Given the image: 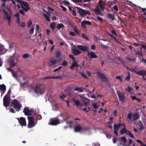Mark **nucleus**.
<instances>
[{"label": "nucleus", "instance_id": "1", "mask_svg": "<svg viewBox=\"0 0 146 146\" xmlns=\"http://www.w3.org/2000/svg\"><path fill=\"white\" fill-rule=\"evenodd\" d=\"M11 105L17 111H19L22 107L18 100L15 99L14 100L11 102Z\"/></svg>", "mask_w": 146, "mask_h": 146}, {"label": "nucleus", "instance_id": "2", "mask_svg": "<svg viewBox=\"0 0 146 146\" xmlns=\"http://www.w3.org/2000/svg\"><path fill=\"white\" fill-rule=\"evenodd\" d=\"M75 8L78 9L77 12L79 13L81 17H84L86 15H91L90 12L89 11H85L78 7H75Z\"/></svg>", "mask_w": 146, "mask_h": 146}, {"label": "nucleus", "instance_id": "3", "mask_svg": "<svg viewBox=\"0 0 146 146\" xmlns=\"http://www.w3.org/2000/svg\"><path fill=\"white\" fill-rule=\"evenodd\" d=\"M20 5L22 8L25 12H27L30 10L29 3L27 2L22 1L21 2Z\"/></svg>", "mask_w": 146, "mask_h": 146}, {"label": "nucleus", "instance_id": "4", "mask_svg": "<svg viewBox=\"0 0 146 146\" xmlns=\"http://www.w3.org/2000/svg\"><path fill=\"white\" fill-rule=\"evenodd\" d=\"M3 105L4 107L7 108L9 106L10 103V97L5 95L3 99Z\"/></svg>", "mask_w": 146, "mask_h": 146}, {"label": "nucleus", "instance_id": "5", "mask_svg": "<svg viewBox=\"0 0 146 146\" xmlns=\"http://www.w3.org/2000/svg\"><path fill=\"white\" fill-rule=\"evenodd\" d=\"M28 119L29 120L28 127L29 128H31L32 127L35 126L36 124H35L34 122V118L33 116L28 117Z\"/></svg>", "mask_w": 146, "mask_h": 146}, {"label": "nucleus", "instance_id": "6", "mask_svg": "<svg viewBox=\"0 0 146 146\" xmlns=\"http://www.w3.org/2000/svg\"><path fill=\"white\" fill-rule=\"evenodd\" d=\"M98 3L102 11H104L105 9H106V3L102 0H99Z\"/></svg>", "mask_w": 146, "mask_h": 146}, {"label": "nucleus", "instance_id": "7", "mask_svg": "<svg viewBox=\"0 0 146 146\" xmlns=\"http://www.w3.org/2000/svg\"><path fill=\"white\" fill-rule=\"evenodd\" d=\"M20 125L22 126H26L27 125L26 119L23 117H21L20 118H17Z\"/></svg>", "mask_w": 146, "mask_h": 146}, {"label": "nucleus", "instance_id": "8", "mask_svg": "<svg viewBox=\"0 0 146 146\" xmlns=\"http://www.w3.org/2000/svg\"><path fill=\"white\" fill-rule=\"evenodd\" d=\"M60 123L59 120L55 118H52L50 120L48 124L52 125H55L58 124Z\"/></svg>", "mask_w": 146, "mask_h": 146}, {"label": "nucleus", "instance_id": "9", "mask_svg": "<svg viewBox=\"0 0 146 146\" xmlns=\"http://www.w3.org/2000/svg\"><path fill=\"white\" fill-rule=\"evenodd\" d=\"M117 94L119 97L120 101L122 102L123 103L125 102V96L124 94L120 92L119 91L117 92Z\"/></svg>", "mask_w": 146, "mask_h": 146}, {"label": "nucleus", "instance_id": "10", "mask_svg": "<svg viewBox=\"0 0 146 146\" xmlns=\"http://www.w3.org/2000/svg\"><path fill=\"white\" fill-rule=\"evenodd\" d=\"M97 75L99 78L103 82H106L107 80V78L106 77L105 74L98 72H97Z\"/></svg>", "mask_w": 146, "mask_h": 146}, {"label": "nucleus", "instance_id": "11", "mask_svg": "<svg viewBox=\"0 0 146 146\" xmlns=\"http://www.w3.org/2000/svg\"><path fill=\"white\" fill-rule=\"evenodd\" d=\"M77 46L78 48L83 52L86 51L88 52L89 50V47L88 46L83 45H78Z\"/></svg>", "mask_w": 146, "mask_h": 146}, {"label": "nucleus", "instance_id": "12", "mask_svg": "<svg viewBox=\"0 0 146 146\" xmlns=\"http://www.w3.org/2000/svg\"><path fill=\"white\" fill-rule=\"evenodd\" d=\"M75 98L72 99V100L74 102V104L78 107H81L83 106V104L80 102V100H75Z\"/></svg>", "mask_w": 146, "mask_h": 146}, {"label": "nucleus", "instance_id": "13", "mask_svg": "<svg viewBox=\"0 0 146 146\" xmlns=\"http://www.w3.org/2000/svg\"><path fill=\"white\" fill-rule=\"evenodd\" d=\"M57 60L54 58H51L49 60L48 63L49 66H55L57 62Z\"/></svg>", "mask_w": 146, "mask_h": 146}, {"label": "nucleus", "instance_id": "14", "mask_svg": "<svg viewBox=\"0 0 146 146\" xmlns=\"http://www.w3.org/2000/svg\"><path fill=\"white\" fill-rule=\"evenodd\" d=\"M32 110H30L28 108L25 107L23 111V112L25 113V115H32V113H31Z\"/></svg>", "mask_w": 146, "mask_h": 146}, {"label": "nucleus", "instance_id": "15", "mask_svg": "<svg viewBox=\"0 0 146 146\" xmlns=\"http://www.w3.org/2000/svg\"><path fill=\"white\" fill-rule=\"evenodd\" d=\"M88 56L90 57V58H96L98 57L95 53L93 52H88L87 53Z\"/></svg>", "mask_w": 146, "mask_h": 146}, {"label": "nucleus", "instance_id": "16", "mask_svg": "<svg viewBox=\"0 0 146 146\" xmlns=\"http://www.w3.org/2000/svg\"><path fill=\"white\" fill-rule=\"evenodd\" d=\"M136 74L142 76L143 78H144V76H146V70H141L139 72H136Z\"/></svg>", "mask_w": 146, "mask_h": 146}, {"label": "nucleus", "instance_id": "17", "mask_svg": "<svg viewBox=\"0 0 146 146\" xmlns=\"http://www.w3.org/2000/svg\"><path fill=\"white\" fill-rule=\"evenodd\" d=\"M123 125V123H119L118 124L115 123L113 125L114 129L116 130H118L119 128Z\"/></svg>", "mask_w": 146, "mask_h": 146}, {"label": "nucleus", "instance_id": "18", "mask_svg": "<svg viewBox=\"0 0 146 146\" xmlns=\"http://www.w3.org/2000/svg\"><path fill=\"white\" fill-rule=\"evenodd\" d=\"M76 66L79 67V65L78 64L77 61L75 60H73V62L71 66L70 67V68L72 70H74V68Z\"/></svg>", "mask_w": 146, "mask_h": 146}, {"label": "nucleus", "instance_id": "19", "mask_svg": "<svg viewBox=\"0 0 146 146\" xmlns=\"http://www.w3.org/2000/svg\"><path fill=\"white\" fill-rule=\"evenodd\" d=\"M3 11L4 14L6 16L5 18L6 19H7V17H10V19H11L12 13V12L11 11L10 12V15H9V13L6 11L5 10H3Z\"/></svg>", "mask_w": 146, "mask_h": 146}, {"label": "nucleus", "instance_id": "20", "mask_svg": "<svg viewBox=\"0 0 146 146\" xmlns=\"http://www.w3.org/2000/svg\"><path fill=\"white\" fill-rule=\"evenodd\" d=\"M6 86L4 84L0 85V89L1 91H3L2 93L1 96H2L5 92L6 90Z\"/></svg>", "mask_w": 146, "mask_h": 146}, {"label": "nucleus", "instance_id": "21", "mask_svg": "<svg viewBox=\"0 0 146 146\" xmlns=\"http://www.w3.org/2000/svg\"><path fill=\"white\" fill-rule=\"evenodd\" d=\"M72 53L75 56L78 55L81 53V52L78 49H74L72 51Z\"/></svg>", "mask_w": 146, "mask_h": 146}, {"label": "nucleus", "instance_id": "22", "mask_svg": "<svg viewBox=\"0 0 146 146\" xmlns=\"http://www.w3.org/2000/svg\"><path fill=\"white\" fill-rule=\"evenodd\" d=\"M107 17L108 18L110 19L112 21H113L115 19V15L112 13H109L107 14Z\"/></svg>", "mask_w": 146, "mask_h": 146}, {"label": "nucleus", "instance_id": "23", "mask_svg": "<svg viewBox=\"0 0 146 146\" xmlns=\"http://www.w3.org/2000/svg\"><path fill=\"white\" fill-rule=\"evenodd\" d=\"M74 131L76 132H80L82 130V127L79 125H77L74 126Z\"/></svg>", "mask_w": 146, "mask_h": 146}, {"label": "nucleus", "instance_id": "24", "mask_svg": "<svg viewBox=\"0 0 146 146\" xmlns=\"http://www.w3.org/2000/svg\"><path fill=\"white\" fill-rule=\"evenodd\" d=\"M35 92L36 93H40L41 92V89L39 86L36 85L35 89Z\"/></svg>", "mask_w": 146, "mask_h": 146}, {"label": "nucleus", "instance_id": "25", "mask_svg": "<svg viewBox=\"0 0 146 146\" xmlns=\"http://www.w3.org/2000/svg\"><path fill=\"white\" fill-rule=\"evenodd\" d=\"M94 11L95 12V14L98 15V14L102 15L103 14L102 12L100 11V9H94Z\"/></svg>", "mask_w": 146, "mask_h": 146}, {"label": "nucleus", "instance_id": "26", "mask_svg": "<svg viewBox=\"0 0 146 146\" xmlns=\"http://www.w3.org/2000/svg\"><path fill=\"white\" fill-rule=\"evenodd\" d=\"M123 128L121 129L120 131V133L121 135L125 133L127 130L125 125H123Z\"/></svg>", "mask_w": 146, "mask_h": 146}, {"label": "nucleus", "instance_id": "27", "mask_svg": "<svg viewBox=\"0 0 146 146\" xmlns=\"http://www.w3.org/2000/svg\"><path fill=\"white\" fill-rule=\"evenodd\" d=\"M137 124L138 126L139 127V129H141L142 130L143 129V124L141 121H139L137 123Z\"/></svg>", "mask_w": 146, "mask_h": 146}, {"label": "nucleus", "instance_id": "28", "mask_svg": "<svg viewBox=\"0 0 146 146\" xmlns=\"http://www.w3.org/2000/svg\"><path fill=\"white\" fill-rule=\"evenodd\" d=\"M139 116L138 114L137 113H135L133 114V120L134 121L137 120L139 118Z\"/></svg>", "mask_w": 146, "mask_h": 146}, {"label": "nucleus", "instance_id": "29", "mask_svg": "<svg viewBox=\"0 0 146 146\" xmlns=\"http://www.w3.org/2000/svg\"><path fill=\"white\" fill-rule=\"evenodd\" d=\"M9 64L11 66L13 67L16 65V64L15 62L14 59H12L9 62Z\"/></svg>", "mask_w": 146, "mask_h": 146}, {"label": "nucleus", "instance_id": "30", "mask_svg": "<svg viewBox=\"0 0 146 146\" xmlns=\"http://www.w3.org/2000/svg\"><path fill=\"white\" fill-rule=\"evenodd\" d=\"M64 93L66 95L69 96L71 93V90L70 89L68 88L66 89L64 91Z\"/></svg>", "mask_w": 146, "mask_h": 146}, {"label": "nucleus", "instance_id": "31", "mask_svg": "<svg viewBox=\"0 0 146 146\" xmlns=\"http://www.w3.org/2000/svg\"><path fill=\"white\" fill-rule=\"evenodd\" d=\"M82 37L88 41H89L90 40L89 36L84 33L82 34Z\"/></svg>", "mask_w": 146, "mask_h": 146}, {"label": "nucleus", "instance_id": "32", "mask_svg": "<svg viewBox=\"0 0 146 146\" xmlns=\"http://www.w3.org/2000/svg\"><path fill=\"white\" fill-rule=\"evenodd\" d=\"M56 23L53 22L50 24V27L52 30H54L56 29Z\"/></svg>", "mask_w": 146, "mask_h": 146}, {"label": "nucleus", "instance_id": "33", "mask_svg": "<svg viewBox=\"0 0 146 146\" xmlns=\"http://www.w3.org/2000/svg\"><path fill=\"white\" fill-rule=\"evenodd\" d=\"M61 52L60 50L56 51L55 52L56 57V58H58L61 55Z\"/></svg>", "mask_w": 146, "mask_h": 146}, {"label": "nucleus", "instance_id": "34", "mask_svg": "<svg viewBox=\"0 0 146 146\" xmlns=\"http://www.w3.org/2000/svg\"><path fill=\"white\" fill-rule=\"evenodd\" d=\"M64 27V25L62 23H58L57 24L56 26V28L58 30Z\"/></svg>", "mask_w": 146, "mask_h": 146}, {"label": "nucleus", "instance_id": "35", "mask_svg": "<svg viewBox=\"0 0 146 146\" xmlns=\"http://www.w3.org/2000/svg\"><path fill=\"white\" fill-rule=\"evenodd\" d=\"M83 89H85V88H82V87L77 88L74 89V91H77L79 92H82L84 91Z\"/></svg>", "mask_w": 146, "mask_h": 146}, {"label": "nucleus", "instance_id": "36", "mask_svg": "<svg viewBox=\"0 0 146 146\" xmlns=\"http://www.w3.org/2000/svg\"><path fill=\"white\" fill-rule=\"evenodd\" d=\"M83 101L84 104L86 105L90 103L89 100L87 98H84L83 100Z\"/></svg>", "mask_w": 146, "mask_h": 146}, {"label": "nucleus", "instance_id": "37", "mask_svg": "<svg viewBox=\"0 0 146 146\" xmlns=\"http://www.w3.org/2000/svg\"><path fill=\"white\" fill-rule=\"evenodd\" d=\"M121 140L123 141V143L124 144H125L127 140L125 137L124 136H122L121 138Z\"/></svg>", "mask_w": 146, "mask_h": 146}, {"label": "nucleus", "instance_id": "38", "mask_svg": "<svg viewBox=\"0 0 146 146\" xmlns=\"http://www.w3.org/2000/svg\"><path fill=\"white\" fill-rule=\"evenodd\" d=\"M109 35L110 36L113 38L114 40L116 42H118L119 43H120V42L117 39V38L114 36H113L112 34H110Z\"/></svg>", "mask_w": 146, "mask_h": 146}, {"label": "nucleus", "instance_id": "39", "mask_svg": "<svg viewBox=\"0 0 146 146\" xmlns=\"http://www.w3.org/2000/svg\"><path fill=\"white\" fill-rule=\"evenodd\" d=\"M125 58L127 60H128L130 61L133 62L136 61V59L134 58H131L129 57H126Z\"/></svg>", "mask_w": 146, "mask_h": 146}, {"label": "nucleus", "instance_id": "40", "mask_svg": "<svg viewBox=\"0 0 146 146\" xmlns=\"http://www.w3.org/2000/svg\"><path fill=\"white\" fill-rule=\"evenodd\" d=\"M43 15L47 21L49 22L50 21V18L49 16L46 15L45 14H44Z\"/></svg>", "mask_w": 146, "mask_h": 146}, {"label": "nucleus", "instance_id": "41", "mask_svg": "<svg viewBox=\"0 0 146 146\" xmlns=\"http://www.w3.org/2000/svg\"><path fill=\"white\" fill-rule=\"evenodd\" d=\"M126 68L127 69L129 70L130 71L133 72H134L136 73V72H137V71H136L135 68H129L127 67H126Z\"/></svg>", "mask_w": 146, "mask_h": 146}, {"label": "nucleus", "instance_id": "42", "mask_svg": "<svg viewBox=\"0 0 146 146\" xmlns=\"http://www.w3.org/2000/svg\"><path fill=\"white\" fill-rule=\"evenodd\" d=\"M142 50H141V51H138L136 52L135 53V55H136L139 56V55L141 56H142L143 54H142Z\"/></svg>", "mask_w": 146, "mask_h": 146}, {"label": "nucleus", "instance_id": "43", "mask_svg": "<svg viewBox=\"0 0 146 146\" xmlns=\"http://www.w3.org/2000/svg\"><path fill=\"white\" fill-rule=\"evenodd\" d=\"M86 21H83L81 23L82 26L85 29L86 28Z\"/></svg>", "mask_w": 146, "mask_h": 146}, {"label": "nucleus", "instance_id": "44", "mask_svg": "<svg viewBox=\"0 0 146 146\" xmlns=\"http://www.w3.org/2000/svg\"><path fill=\"white\" fill-rule=\"evenodd\" d=\"M132 116V114L131 113H129L128 114L127 118L129 119V121H128L129 122H130L131 121Z\"/></svg>", "mask_w": 146, "mask_h": 146}, {"label": "nucleus", "instance_id": "45", "mask_svg": "<svg viewBox=\"0 0 146 146\" xmlns=\"http://www.w3.org/2000/svg\"><path fill=\"white\" fill-rule=\"evenodd\" d=\"M130 78V74L129 72L128 73V75L125 78V80L127 81H129Z\"/></svg>", "mask_w": 146, "mask_h": 146}, {"label": "nucleus", "instance_id": "46", "mask_svg": "<svg viewBox=\"0 0 146 146\" xmlns=\"http://www.w3.org/2000/svg\"><path fill=\"white\" fill-rule=\"evenodd\" d=\"M74 30L75 33H76L78 35H79L80 34V33L78 31V30L77 28L76 27L74 28Z\"/></svg>", "mask_w": 146, "mask_h": 146}, {"label": "nucleus", "instance_id": "47", "mask_svg": "<svg viewBox=\"0 0 146 146\" xmlns=\"http://www.w3.org/2000/svg\"><path fill=\"white\" fill-rule=\"evenodd\" d=\"M29 56H30L28 53H25L23 55V57L24 58H26Z\"/></svg>", "mask_w": 146, "mask_h": 146}, {"label": "nucleus", "instance_id": "48", "mask_svg": "<svg viewBox=\"0 0 146 146\" xmlns=\"http://www.w3.org/2000/svg\"><path fill=\"white\" fill-rule=\"evenodd\" d=\"M117 60L121 62L123 64L124 63V62L123 61V59L122 58L119 57H117Z\"/></svg>", "mask_w": 146, "mask_h": 146}, {"label": "nucleus", "instance_id": "49", "mask_svg": "<svg viewBox=\"0 0 146 146\" xmlns=\"http://www.w3.org/2000/svg\"><path fill=\"white\" fill-rule=\"evenodd\" d=\"M34 31V28L33 27H32L30 31V34L31 35L33 34Z\"/></svg>", "mask_w": 146, "mask_h": 146}, {"label": "nucleus", "instance_id": "50", "mask_svg": "<svg viewBox=\"0 0 146 146\" xmlns=\"http://www.w3.org/2000/svg\"><path fill=\"white\" fill-rule=\"evenodd\" d=\"M32 24V21L31 19L29 20L28 22V26L29 27H30Z\"/></svg>", "mask_w": 146, "mask_h": 146}, {"label": "nucleus", "instance_id": "51", "mask_svg": "<svg viewBox=\"0 0 146 146\" xmlns=\"http://www.w3.org/2000/svg\"><path fill=\"white\" fill-rule=\"evenodd\" d=\"M113 8L114 10L116 11H118V8L117 5H114L113 7Z\"/></svg>", "mask_w": 146, "mask_h": 146}, {"label": "nucleus", "instance_id": "52", "mask_svg": "<svg viewBox=\"0 0 146 146\" xmlns=\"http://www.w3.org/2000/svg\"><path fill=\"white\" fill-rule=\"evenodd\" d=\"M73 2L75 3H80L82 2V0H71Z\"/></svg>", "mask_w": 146, "mask_h": 146}, {"label": "nucleus", "instance_id": "53", "mask_svg": "<svg viewBox=\"0 0 146 146\" xmlns=\"http://www.w3.org/2000/svg\"><path fill=\"white\" fill-rule=\"evenodd\" d=\"M62 65L63 66H67L68 65L67 62L65 60H64L62 63Z\"/></svg>", "mask_w": 146, "mask_h": 146}, {"label": "nucleus", "instance_id": "54", "mask_svg": "<svg viewBox=\"0 0 146 146\" xmlns=\"http://www.w3.org/2000/svg\"><path fill=\"white\" fill-rule=\"evenodd\" d=\"M36 30L38 33H40V27L38 25H36Z\"/></svg>", "mask_w": 146, "mask_h": 146}, {"label": "nucleus", "instance_id": "55", "mask_svg": "<svg viewBox=\"0 0 146 146\" xmlns=\"http://www.w3.org/2000/svg\"><path fill=\"white\" fill-rule=\"evenodd\" d=\"M133 89L132 88L129 86H128V88L127 89H126V90L128 92L130 93L131 91Z\"/></svg>", "mask_w": 146, "mask_h": 146}, {"label": "nucleus", "instance_id": "56", "mask_svg": "<svg viewBox=\"0 0 146 146\" xmlns=\"http://www.w3.org/2000/svg\"><path fill=\"white\" fill-rule=\"evenodd\" d=\"M62 96H60V98L62 99L65 102H66V100H65L64 99V98H66V96L65 95H64L63 94H62Z\"/></svg>", "mask_w": 146, "mask_h": 146}, {"label": "nucleus", "instance_id": "57", "mask_svg": "<svg viewBox=\"0 0 146 146\" xmlns=\"http://www.w3.org/2000/svg\"><path fill=\"white\" fill-rule=\"evenodd\" d=\"M62 66H60L58 68H56L55 69L54 71V72H56L57 71H59L60 69H61L62 68Z\"/></svg>", "mask_w": 146, "mask_h": 146}, {"label": "nucleus", "instance_id": "58", "mask_svg": "<svg viewBox=\"0 0 146 146\" xmlns=\"http://www.w3.org/2000/svg\"><path fill=\"white\" fill-rule=\"evenodd\" d=\"M69 35H70L72 36H75L76 35L75 33H74L73 32H72L71 31L70 32Z\"/></svg>", "mask_w": 146, "mask_h": 146}, {"label": "nucleus", "instance_id": "59", "mask_svg": "<svg viewBox=\"0 0 146 146\" xmlns=\"http://www.w3.org/2000/svg\"><path fill=\"white\" fill-rule=\"evenodd\" d=\"M24 10L21 9L19 10V12L22 15H25V13H24Z\"/></svg>", "mask_w": 146, "mask_h": 146}, {"label": "nucleus", "instance_id": "60", "mask_svg": "<svg viewBox=\"0 0 146 146\" xmlns=\"http://www.w3.org/2000/svg\"><path fill=\"white\" fill-rule=\"evenodd\" d=\"M93 108L95 109H97L98 108V106L96 103H94L93 104Z\"/></svg>", "mask_w": 146, "mask_h": 146}, {"label": "nucleus", "instance_id": "61", "mask_svg": "<svg viewBox=\"0 0 146 146\" xmlns=\"http://www.w3.org/2000/svg\"><path fill=\"white\" fill-rule=\"evenodd\" d=\"M139 9H141L142 12L144 13H145V11L146 10V8H142L140 7H139Z\"/></svg>", "mask_w": 146, "mask_h": 146}, {"label": "nucleus", "instance_id": "62", "mask_svg": "<svg viewBox=\"0 0 146 146\" xmlns=\"http://www.w3.org/2000/svg\"><path fill=\"white\" fill-rule=\"evenodd\" d=\"M81 75V76H83L84 78L86 79H87L88 78L84 74L83 72H81L80 73Z\"/></svg>", "mask_w": 146, "mask_h": 146}, {"label": "nucleus", "instance_id": "63", "mask_svg": "<svg viewBox=\"0 0 146 146\" xmlns=\"http://www.w3.org/2000/svg\"><path fill=\"white\" fill-rule=\"evenodd\" d=\"M72 14L74 16H76V11L75 9H73L72 10Z\"/></svg>", "mask_w": 146, "mask_h": 146}, {"label": "nucleus", "instance_id": "64", "mask_svg": "<svg viewBox=\"0 0 146 146\" xmlns=\"http://www.w3.org/2000/svg\"><path fill=\"white\" fill-rule=\"evenodd\" d=\"M111 33H112L114 34V35H115L116 36H117V34L115 30H112L111 31Z\"/></svg>", "mask_w": 146, "mask_h": 146}]
</instances>
